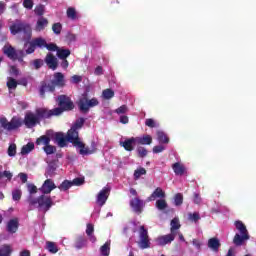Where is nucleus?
<instances>
[{
    "mask_svg": "<svg viewBox=\"0 0 256 256\" xmlns=\"http://www.w3.org/2000/svg\"><path fill=\"white\" fill-rule=\"evenodd\" d=\"M83 125H85V118L80 117L76 119L67 132V141L68 143H71L73 147L80 149V155H93V153L97 151V145L95 142H92L91 149H89V147L85 146V143L81 141V138H79V130L83 129Z\"/></svg>",
    "mask_w": 256,
    "mask_h": 256,
    "instance_id": "1",
    "label": "nucleus"
},
{
    "mask_svg": "<svg viewBox=\"0 0 256 256\" xmlns=\"http://www.w3.org/2000/svg\"><path fill=\"white\" fill-rule=\"evenodd\" d=\"M66 85L65 75L61 72H55L52 80L40 82L39 95L45 98V93H55V89H63Z\"/></svg>",
    "mask_w": 256,
    "mask_h": 256,
    "instance_id": "2",
    "label": "nucleus"
},
{
    "mask_svg": "<svg viewBox=\"0 0 256 256\" xmlns=\"http://www.w3.org/2000/svg\"><path fill=\"white\" fill-rule=\"evenodd\" d=\"M28 203L32 207H35V205H38L37 206L38 209H41L42 211H44V213H47V211H49V209H51V207H53L54 205L53 199L51 198V196H47L45 194H42L37 198L30 195L28 197Z\"/></svg>",
    "mask_w": 256,
    "mask_h": 256,
    "instance_id": "3",
    "label": "nucleus"
},
{
    "mask_svg": "<svg viewBox=\"0 0 256 256\" xmlns=\"http://www.w3.org/2000/svg\"><path fill=\"white\" fill-rule=\"evenodd\" d=\"M236 229L240 232V234H235L233 243L236 247H241L245 241H249V231H247V226L244 225L240 220L235 222Z\"/></svg>",
    "mask_w": 256,
    "mask_h": 256,
    "instance_id": "4",
    "label": "nucleus"
},
{
    "mask_svg": "<svg viewBox=\"0 0 256 256\" xmlns=\"http://www.w3.org/2000/svg\"><path fill=\"white\" fill-rule=\"evenodd\" d=\"M0 125L5 131H17V129L23 127V118L14 116L9 121L5 117H2L0 118Z\"/></svg>",
    "mask_w": 256,
    "mask_h": 256,
    "instance_id": "5",
    "label": "nucleus"
},
{
    "mask_svg": "<svg viewBox=\"0 0 256 256\" xmlns=\"http://www.w3.org/2000/svg\"><path fill=\"white\" fill-rule=\"evenodd\" d=\"M97 105H99V100H97V98H92L89 100L87 94H84L78 100V108L82 113H89V109L97 107Z\"/></svg>",
    "mask_w": 256,
    "mask_h": 256,
    "instance_id": "6",
    "label": "nucleus"
},
{
    "mask_svg": "<svg viewBox=\"0 0 256 256\" xmlns=\"http://www.w3.org/2000/svg\"><path fill=\"white\" fill-rule=\"evenodd\" d=\"M58 105L59 107L54 109H59V115H62L64 111H73L75 109V104L71 97L67 95H59L58 96Z\"/></svg>",
    "mask_w": 256,
    "mask_h": 256,
    "instance_id": "7",
    "label": "nucleus"
},
{
    "mask_svg": "<svg viewBox=\"0 0 256 256\" xmlns=\"http://www.w3.org/2000/svg\"><path fill=\"white\" fill-rule=\"evenodd\" d=\"M139 249H150L151 239L149 238V230L145 226L139 227V240L137 242Z\"/></svg>",
    "mask_w": 256,
    "mask_h": 256,
    "instance_id": "8",
    "label": "nucleus"
},
{
    "mask_svg": "<svg viewBox=\"0 0 256 256\" xmlns=\"http://www.w3.org/2000/svg\"><path fill=\"white\" fill-rule=\"evenodd\" d=\"M10 31L12 35H17L18 33H23L25 37H28L30 39L32 35L31 25L25 24L22 22L12 24L10 26Z\"/></svg>",
    "mask_w": 256,
    "mask_h": 256,
    "instance_id": "9",
    "label": "nucleus"
},
{
    "mask_svg": "<svg viewBox=\"0 0 256 256\" xmlns=\"http://www.w3.org/2000/svg\"><path fill=\"white\" fill-rule=\"evenodd\" d=\"M36 116L38 117V121H43V119H51V117H59L60 110L48 108H37L35 110Z\"/></svg>",
    "mask_w": 256,
    "mask_h": 256,
    "instance_id": "10",
    "label": "nucleus"
},
{
    "mask_svg": "<svg viewBox=\"0 0 256 256\" xmlns=\"http://www.w3.org/2000/svg\"><path fill=\"white\" fill-rule=\"evenodd\" d=\"M47 43V40L43 37H36L33 38L28 43V48L26 49V54L31 55L32 53H35V49H45V45Z\"/></svg>",
    "mask_w": 256,
    "mask_h": 256,
    "instance_id": "11",
    "label": "nucleus"
},
{
    "mask_svg": "<svg viewBox=\"0 0 256 256\" xmlns=\"http://www.w3.org/2000/svg\"><path fill=\"white\" fill-rule=\"evenodd\" d=\"M22 121L27 129H33V127H36L37 125H39V123H41L39 121V118L37 117V114H33V112L26 113L24 116V120Z\"/></svg>",
    "mask_w": 256,
    "mask_h": 256,
    "instance_id": "12",
    "label": "nucleus"
},
{
    "mask_svg": "<svg viewBox=\"0 0 256 256\" xmlns=\"http://www.w3.org/2000/svg\"><path fill=\"white\" fill-rule=\"evenodd\" d=\"M48 69H51L52 71H57V68L59 67V60L53 53H48L44 59Z\"/></svg>",
    "mask_w": 256,
    "mask_h": 256,
    "instance_id": "13",
    "label": "nucleus"
},
{
    "mask_svg": "<svg viewBox=\"0 0 256 256\" xmlns=\"http://www.w3.org/2000/svg\"><path fill=\"white\" fill-rule=\"evenodd\" d=\"M54 189H57L55 182H53L51 179H46L38 190L42 193V195H49Z\"/></svg>",
    "mask_w": 256,
    "mask_h": 256,
    "instance_id": "14",
    "label": "nucleus"
},
{
    "mask_svg": "<svg viewBox=\"0 0 256 256\" xmlns=\"http://www.w3.org/2000/svg\"><path fill=\"white\" fill-rule=\"evenodd\" d=\"M109 193H111V189L104 187L97 195L96 202L103 207L105 203H107V199H109Z\"/></svg>",
    "mask_w": 256,
    "mask_h": 256,
    "instance_id": "15",
    "label": "nucleus"
},
{
    "mask_svg": "<svg viewBox=\"0 0 256 256\" xmlns=\"http://www.w3.org/2000/svg\"><path fill=\"white\" fill-rule=\"evenodd\" d=\"M130 206L132 207L134 213H143V208L145 207V202L139 198H134L130 201Z\"/></svg>",
    "mask_w": 256,
    "mask_h": 256,
    "instance_id": "16",
    "label": "nucleus"
},
{
    "mask_svg": "<svg viewBox=\"0 0 256 256\" xmlns=\"http://www.w3.org/2000/svg\"><path fill=\"white\" fill-rule=\"evenodd\" d=\"M175 237H177V235L173 234L172 232H170L167 235L160 236L157 239L158 245H160L162 247H164V245H169V244L173 243V241H175Z\"/></svg>",
    "mask_w": 256,
    "mask_h": 256,
    "instance_id": "17",
    "label": "nucleus"
},
{
    "mask_svg": "<svg viewBox=\"0 0 256 256\" xmlns=\"http://www.w3.org/2000/svg\"><path fill=\"white\" fill-rule=\"evenodd\" d=\"M6 231L12 235L19 231V218L10 219L6 225Z\"/></svg>",
    "mask_w": 256,
    "mask_h": 256,
    "instance_id": "18",
    "label": "nucleus"
},
{
    "mask_svg": "<svg viewBox=\"0 0 256 256\" xmlns=\"http://www.w3.org/2000/svg\"><path fill=\"white\" fill-rule=\"evenodd\" d=\"M2 51H3L4 55H6V57H8V59H11L12 61H16L17 51L13 48V46L5 45L2 48Z\"/></svg>",
    "mask_w": 256,
    "mask_h": 256,
    "instance_id": "19",
    "label": "nucleus"
},
{
    "mask_svg": "<svg viewBox=\"0 0 256 256\" xmlns=\"http://www.w3.org/2000/svg\"><path fill=\"white\" fill-rule=\"evenodd\" d=\"M135 143H137V138L131 137L120 142V145L125 149V151H133V149H135Z\"/></svg>",
    "mask_w": 256,
    "mask_h": 256,
    "instance_id": "20",
    "label": "nucleus"
},
{
    "mask_svg": "<svg viewBox=\"0 0 256 256\" xmlns=\"http://www.w3.org/2000/svg\"><path fill=\"white\" fill-rule=\"evenodd\" d=\"M155 199H165V191L161 187H158L154 192L147 198L148 202L155 201Z\"/></svg>",
    "mask_w": 256,
    "mask_h": 256,
    "instance_id": "21",
    "label": "nucleus"
},
{
    "mask_svg": "<svg viewBox=\"0 0 256 256\" xmlns=\"http://www.w3.org/2000/svg\"><path fill=\"white\" fill-rule=\"evenodd\" d=\"M49 25V20L43 16L39 17L36 25H35V31L41 32L45 31L46 27Z\"/></svg>",
    "mask_w": 256,
    "mask_h": 256,
    "instance_id": "22",
    "label": "nucleus"
},
{
    "mask_svg": "<svg viewBox=\"0 0 256 256\" xmlns=\"http://www.w3.org/2000/svg\"><path fill=\"white\" fill-rule=\"evenodd\" d=\"M55 141L57 142L58 147H67V142H69V140H67V134L65 137V134L61 132L55 134Z\"/></svg>",
    "mask_w": 256,
    "mask_h": 256,
    "instance_id": "23",
    "label": "nucleus"
},
{
    "mask_svg": "<svg viewBox=\"0 0 256 256\" xmlns=\"http://www.w3.org/2000/svg\"><path fill=\"white\" fill-rule=\"evenodd\" d=\"M208 247L209 249L214 251V253H217L219 251V248L221 247V242L218 240V238H210L208 240Z\"/></svg>",
    "mask_w": 256,
    "mask_h": 256,
    "instance_id": "24",
    "label": "nucleus"
},
{
    "mask_svg": "<svg viewBox=\"0 0 256 256\" xmlns=\"http://www.w3.org/2000/svg\"><path fill=\"white\" fill-rule=\"evenodd\" d=\"M170 225V233L177 235V230L181 229V223L179 222V218H173L170 222Z\"/></svg>",
    "mask_w": 256,
    "mask_h": 256,
    "instance_id": "25",
    "label": "nucleus"
},
{
    "mask_svg": "<svg viewBox=\"0 0 256 256\" xmlns=\"http://www.w3.org/2000/svg\"><path fill=\"white\" fill-rule=\"evenodd\" d=\"M172 169L175 175H185V166L179 162L174 163Z\"/></svg>",
    "mask_w": 256,
    "mask_h": 256,
    "instance_id": "26",
    "label": "nucleus"
},
{
    "mask_svg": "<svg viewBox=\"0 0 256 256\" xmlns=\"http://www.w3.org/2000/svg\"><path fill=\"white\" fill-rule=\"evenodd\" d=\"M136 142H138L139 145H151V143H153V138L149 135L136 137Z\"/></svg>",
    "mask_w": 256,
    "mask_h": 256,
    "instance_id": "27",
    "label": "nucleus"
},
{
    "mask_svg": "<svg viewBox=\"0 0 256 256\" xmlns=\"http://www.w3.org/2000/svg\"><path fill=\"white\" fill-rule=\"evenodd\" d=\"M74 247H76V249H83V247H87V240L83 236H78L75 239Z\"/></svg>",
    "mask_w": 256,
    "mask_h": 256,
    "instance_id": "28",
    "label": "nucleus"
},
{
    "mask_svg": "<svg viewBox=\"0 0 256 256\" xmlns=\"http://www.w3.org/2000/svg\"><path fill=\"white\" fill-rule=\"evenodd\" d=\"M56 55L58 59H67L69 55H71V50L69 49H64V48H58Z\"/></svg>",
    "mask_w": 256,
    "mask_h": 256,
    "instance_id": "29",
    "label": "nucleus"
},
{
    "mask_svg": "<svg viewBox=\"0 0 256 256\" xmlns=\"http://www.w3.org/2000/svg\"><path fill=\"white\" fill-rule=\"evenodd\" d=\"M100 253L103 256H109L111 253V241L105 242V244L100 247Z\"/></svg>",
    "mask_w": 256,
    "mask_h": 256,
    "instance_id": "30",
    "label": "nucleus"
},
{
    "mask_svg": "<svg viewBox=\"0 0 256 256\" xmlns=\"http://www.w3.org/2000/svg\"><path fill=\"white\" fill-rule=\"evenodd\" d=\"M33 149H35V144L33 142H29L22 147L21 155H29Z\"/></svg>",
    "mask_w": 256,
    "mask_h": 256,
    "instance_id": "31",
    "label": "nucleus"
},
{
    "mask_svg": "<svg viewBox=\"0 0 256 256\" xmlns=\"http://www.w3.org/2000/svg\"><path fill=\"white\" fill-rule=\"evenodd\" d=\"M49 143H51V138L47 135H42L36 140V145H44V147Z\"/></svg>",
    "mask_w": 256,
    "mask_h": 256,
    "instance_id": "32",
    "label": "nucleus"
},
{
    "mask_svg": "<svg viewBox=\"0 0 256 256\" xmlns=\"http://www.w3.org/2000/svg\"><path fill=\"white\" fill-rule=\"evenodd\" d=\"M142 175H147V170L143 167H140L134 171V181H139Z\"/></svg>",
    "mask_w": 256,
    "mask_h": 256,
    "instance_id": "33",
    "label": "nucleus"
},
{
    "mask_svg": "<svg viewBox=\"0 0 256 256\" xmlns=\"http://www.w3.org/2000/svg\"><path fill=\"white\" fill-rule=\"evenodd\" d=\"M73 187V183L69 180H64L59 186L58 189L60 191H69Z\"/></svg>",
    "mask_w": 256,
    "mask_h": 256,
    "instance_id": "34",
    "label": "nucleus"
},
{
    "mask_svg": "<svg viewBox=\"0 0 256 256\" xmlns=\"http://www.w3.org/2000/svg\"><path fill=\"white\" fill-rule=\"evenodd\" d=\"M157 139H158L159 143H164V144L169 143V137L163 131L157 132Z\"/></svg>",
    "mask_w": 256,
    "mask_h": 256,
    "instance_id": "35",
    "label": "nucleus"
},
{
    "mask_svg": "<svg viewBox=\"0 0 256 256\" xmlns=\"http://www.w3.org/2000/svg\"><path fill=\"white\" fill-rule=\"evenodd\" d=\"M12 251L11 246L3 245L0 247V256H11Z\"/></svg>",
    "mask_w": 256,
    "mask_h": 256,
    "instance_id": "36",
    "label": "nucleus"
},
{
    "mask_svg": "<svg viewBox=\"0 0 256 256\" xmlns=\"http://www.w3.org/2000/svg\"><path fill=\"white\" fill-rule=\"evenodd\" d=\"M43 151L46 155H53L57 151V148L51 144H46V146L43 147Z\"/></svg>",
    "mask_w": 256,
    "mask_h": 256,
    "instance_id": "37",
    "label": "nucleus"
},
{
    "mask_svg": "<svg viewBox=\"0 0 256 256\" xmlns=\"http://www.w3.org/2000/svg\"><path fill=\"white\" fill-rule=\"evenodd\" d=\"M168 205H167V201H165V199H159L156 201V208L159 211H165V209H167Z\"/></svg>",
    "mask_w": 256,
    "mask_h": 256,
    "instance_id": "38",
    "label": "nucleus"
},
{
    "mask_svg": "<svg viewBox=\"0 0 256 256\" xmlns=\"http://www.w3.org/2000/svg\"><path fill=\"white\" fill-rule=\"evenodd\" d=\"M34 13L38 17H43V15H45V5L43 4L37 5L34 9Z\"/></svg>",
    "mask_w": 256,
    "mask_h": 256,
    "instance_id": "39",
    "label": "nucleus"
},
{
    "mask_svg": "<svg viewBox=\"0 0 256 256\" xmlns=\"http://www.w3.org/2000/svg\"><path fill=\"white\" fill-rule=\"evenodd\" d=\"M68 19H72V21H75L77 19V11L73 7H69L66 11Z\"/></svg>",
    "mask_w": 256,
    "mask_h": 256,
    "instance_id": "40",
    "label": "nucleus"
},
{
    "mask_svg": "<svg viewBox=\"0 0 256 256\" xmlns=\"http://www.w3.org/2000/svg\"><path fill=\"white\" fill-rule=\"evenodd\" d=\"M65 41L68 43V45H71V43H75L77 41V35L68 32L65 36Z\"/></svg>",
    "mask_w": 256,
    "mask_h": 256,
    "instance_id": "41",
    "label": "nucleus"
},
{
    "mask_svg": "<svg viewBox=\"0 0 256 256\" xmlns=\"http://www.w3.org/2000/svg\"><path fill=\"white\" fill-rule=\"evenodd\" d=\"M102 97L104 99H113V97H115V92L112 89H105L102 92Z\"/></svg>",
    "mask_w": 256,
    "mask_h": 256,
    "instance_id": "42",
    "label": "nucleus"
},
{
    "mask_svg": "<svg viewBox=\"0 0 256 256\" xmlns=\"http://www.w3.org/2000/svg\"><path fill=\"white\" fill-rule=\"evenodd\" d=\"M46 249L50 252V253H57L59 251V249L57 248V245H55L54 242H46Z\"/></svg>",
    "mask_w": 256,
    "mask_h": 256,
    "instance_id": "43",
    "label": "nucleus"
},
{
    "mask_svg": "<svg viewBox=\"0 0 256 256\" xmlns=\"http://www.w3.org/2000/svg\"><path fill=\"white\" fill-rule=\"evenodd\" d=\"M174 205L176 207H181L183 205V195L181 193H177L174 196Z\"/></svg>",
    "mask_w": 256,
    "mask_h": 256,
    "instance_id": "44",
    "label": "nucleus"
},
{
    "mask_svg": "<svg viewBox=\"0 0 256 256\" xmlns=\"http://www.w3.org/2000/svg\"><path fill=\"white\" fill-rule=\"evenodd\" d=\"M189 221H192L193 223H198L201 219V215H199V212L189 213L188 214Z\"/></svg>",
    "mask_w": 256,
    "mask_h": 256,
    "instance_id": "45",
    "label": "nucleus"
},
{
    "mask_svg": "<svg viewBox=\"0 0 256 256\" xmlns=\"http://www.w3.org/2000/svg\"><path fill=\"white\" fill-rule=\"evenodd\" d=\"M63 29V25H61V23H54L52 25V31L53 33H55V35H61V31Z\"/></svg>",
    "mask_w": 256,
    "mask_h": 256,
    "instance_id": "46",
    "label": "nucleus"
},
{
    "mask_svg": "<svg viewBox=\"0 0 256 256\" xmlns=\"http://www.w3.org/2000/svg\"><path fill=\"white\" fill-rule=\"evenodd\" d=\"M44 49H47V51H53L57 53V51L59 50V46H57V44L51 42V43H47L46 42V45L44 46Z\"/></svg>",
    "mask_w": 256,
    "mask_h": 256,
    "instance_id": "47",
    "label": "nucleus"
},
{
    "mask_svg": "<svg viewBox=\"0 0 256 256\" xmlns=\"http://www.w3.org/2000/svg\"><path fill=\"white\" fill-rule=\"evenodd\" d=\"M8 155H9V157H15V155H17V145L16 144H11L8 147Z\"/></svg>",
    "mask_w": 256,
    "mask_h": 256,
    "instance_id": "48",
    "label": "nucleus"
},
{
    "mask_svg": "<svg viewBox=\"0 0 256 256\" xmlns=\"http://www.w3.org/2000/svg\"><path fill=\"white\" fill-rule=\"evenodd\" d=\"M21 195H22V192L20 189H16V190L12 191L13 201H21Z\"/></svg>",
    "mask_w": 256,
    "mask_h": 256,
    "instance_id": "49",
    "label": "nucleus"
},
{
    "mask_svg": "<svg viewBox=\"0 0 256 256\" xmlns=\"http://www.w3.org/2000/svg\"><path fill=\"white\" fill-rule=\"evenodd\" d=\"M137 153H138V156L141 157L143 159V157H147V148L143 147V146H139L137 148Z\"/></svg>",
    "mask_w": 256,
    "mask_h": 256,
    "instance_id": "50",
    "label": "nucleus"
},
{
    "mask_svg": "<svg viewBox=\"0 0 256 256\" xmlns=\"http://www.w3.org/2000/svg\"><path fill=\"white\" fill-rule=\"evenodd\" d=\"M6 85L8 89H17V80L9 78Z\"/></svg>",
    "mask_w": 256,
    "mask_h": 256,
    "instance_id": "51",
    "label": "nucleus"
},
{
    "mask_svg": "<svg viewBox=\"0 0 256 256\" xmlns=\"http://www.w3.org/2000/svg\"><path fill=\"white\" fill-rule=\"evenodd\" d=\"M27 189H28L30 195H35V193H37V191H39V189H37V186H35V184H27Z\"/></svg>",
    "mask_w": 256,
    "mask_h": 256,
    "instance_id": "52",
    "label": "nucleus"
},
{
    "mask_svg": "<svg viewBox=\"0 0 256 256\" xmlns=\"http://www.w3.org/2000/svg\"><path fill=\"white\" fill-rule=\"evenodd\" d=\"M145 125L146 127H150V129L157 127V123H155V120H153L152 118L146 119Z\"/></svg>",
    "mask_w": 256,
    "mask_h": 256,
    "instance_id": "53",
    "label": "nucleus"
},
{
    "mask_svg": "<svg viewBox=\"0 0 256 256\" xmlns=\"http://www.w3.org/2000/svg\"><path fill=\"white\" fill-rule=\"evenodd\" d=\"M72 186L76 185L77 187L83 185L85 183V178H75L73 181H71Z\"/></svg>",
    "mask_w": 256,
    "mask_h": 256,
    "instance_id": "54",
    "label": "nucleus"
},
{
    "mask_svg": "<svg viewBox=\"0 0 256 256\" xmlns=\"http://www.w3.org/2000/svg\"><path fill=\"white\" fill-rule=\"evenodd\" d=\"M42 65H43V59H35L33 61V66L36 70L41 69Z\"/></svg>",
    "mask_w": 256,
    "mask_h": 256,
    "instance_id": "55",
    "label": "nucleus"
},
{
    "mask_svg": "<svg viewBox=\"0 0 256 256\" xmlns=\"http://www.w3.org/2000/svg\"><path fill=\"white\" fill-rule=\"evenodd\" d=\"M94 232H95V227L93 226V224H87L86 235L91 236L93 235Z\"/></svg>",
    "mask_w": 256,
    "mask_h": 256,
    "instance_id": "56",
    "label": "nucleus"
},
{
    "mask_svg": "<svg viewBox=\"0 0 256 256\" xmlns=\"http://www.w3.org/2000/svg\"><path fill=\"white\" fill-rule=\"evenodd\" d=\"M33 0H24L23 1V7H25V9H33Z\"/></svg>",
    "mask_w": 256,
    "mask_h": 256,
    "instance_id": "57",
    "label": "nucleus"
},
{
    "mask_svg": "<svg viewBox=\"0 0 256 256\" xmlns=\"http://www.w3.org/2000/svg\"><path fill=\"white\" fill-rule=\"evenodd\" d=\"M115 113H117L118 115L127 113V106L126 105L120 106L115 110Z\"/></svg>",
    "mask_w": 256,
    "mask_h": 256,
    "instance_id": "58",
    "label": "nucleus"
},
{
    "mask_svg": "<svg viewBox=\"0 0 256 256\" xmlns=\"http://www.w3.org/2000/svg\"><path fill=\"white\" fill-rule=\"evenodd\" d=\"M60 67L67 71V69L69 68V61L67 60V58L61 59Z\"/></svg>",
    "mask_w": 256,
    "mask_h": 256,
    "instance_id": "59",
    "label": "nucleus"
},
{
    "mask_svg": "<svg viewBox=\"0 0 256 256\" xmlns=\"http://www.w3.org/2000/svg\"><path fill=\"white\" fill-rule=\"evenodd\" d=\"M163 151H165V147L162 145L153 147V153H163Z\"/></svg>",
    "mask_w": 256,
    "mask_h": 256,
    "instance_id": "60",
    "label": "nucleus"
},
{
    "mask_svg": "<svg viewBox=\"0 0 256 256\" xmlns=\"http://www.w3.org/2000/svg\"><path fill=\"white\" fill-rule=\"evenodd\" d=\"M71 81H72V83H75V84L81 83V81H83V77H81L79 75H74V76H72Z\"/></svg>",
    "mask_w": 256,
    "mask_h": 256,
    "instance_id": "61",
    "label": "nucleus"
},
{
    "mask_svg": "<svg viewBox=\"0 0 256 256\" xmlns=\"http://www.w3.org/2000/svg\"><path fill=\"white\" fill-rule=\"evenodd\" d=\"M201 201H202L201 196L199 194L195 193L194 194V203H195V205H201Z\"/></svg>",
    "mask_w": 256,
    "mask_h": 256,
    "instance_id": "62",
    "label": "nucleus"
},
{
    "mask_svg": "<svg viewBox=\"0 0 256 256\" xmlns=\"http://www.w3.org/2000/svg\"><path fill=\"white\" fill-rule=\"evenodd\" d=\"M18 177L20 178V181H22V183H27V174L26 173H19Z\"/></svg>",
    "mask_w": 256,
    "mask_h": 256,
    "instance_id": "63",
    "label": "nucleus"
},
{
    "mask_svg": "<svg viewBox=\"0 0 256 256\" xmlns=\"http://www.w3.org/2000/svg\"><path fill=\"white\" fill-rule=\"evenodd\" d=\"M95 75H103V67L102 66H97L95 71H94Z\"/></svg>",
    "mask_w": 256,
    "mask_h": 256,
    "instance_id": "64",
    "label": "nucleus"
}]
</instances>
